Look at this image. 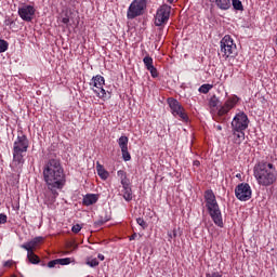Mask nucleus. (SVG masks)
<instances>
[{
    "label": "nucleus",
    "instance_id": "obj_1",
    "mask_svg": "<svg viewBox=\"0 0 277 277\" xmlns=\"http://www.w3.org/2000/svg\"><path fill=\"white\" fill-rule=\"evenodd\" d=\"M43 181L51 194L53 195L52 201L54 202L60 193L57 189H64L66 185V173L60 158H50L43 166Z\"/></svg>",
    "mask_w": 277,
    "mask_h": 277
},
{
    "label": "nucleus",
    "instance_id": "obj_2",
    "mask_svg": "<svg viewBox=\"0 0 277 277\" xmlns=\"http://www.w3.org/2000/svg\"><path fill=\"white\" fill-rule=\"evenodd\" d=\"M253 172L259 185L263 187H269L277 181V171L274 163L261 161L254 167Z\"/></svg>",
    "mask_w": 277,
    "mask_h": 277
},
{
    "label": "nucleus",
    "instance_id": "obj_3",
    "mask_svg": "<svg viewBox=\"0 0 277 277\" xmlns=\"http://www.w3.org/2000/svg\"><path fill=\"white\" fill-rule=\"evenodd\" d=\"M205 202L207 211L219 228H224V220L222 219V210L220 209V203H217V199L215 198V194L212 189H208L205 192Z\"/></svg>",
    "mask_w": 277,
    "mask_h": 277
},
{
    "label": "nucleus",
    "instance_id": "obj_4",
    "mask_svg": "<svg viewBox=\"0 0 277 277\" xmlns=\"http://www.w3.org/2000/svg\"><path fill=\"white\" fill-rule=\"evenodd\" d=\"M27 148H29V140L25 134L18 135L13 144V163L16 166L25 163L23 154L27 151Z\"/></svg>",
    "mask_w": 277,
    "mask_h": 277
},
{
    "label": "nucleus",
    "instance_id": "obj_5",
    "mask_svg": "<svg viewBox=\"0 0 277 277\" xmlns=\"http://www.w3.org/2000/svg\"><path fill=\"white\" fill-rule=\"evenodd\" d=\"M220 55H222L224 60H228V57H235V55H237V44H235V41H233L230 36H224L220 41Z\"/></svg>",
    "mask_w": 277,
    "mask_h": 277
},
{
    "label": "nucleus",
    "instance_id": "obj_6",
    "mask_svg": "<svg viewBox=\"0 0 277 277\" xmlns=\"http://www.w3.org/2000/svg\"><path fill=\"white\" fill-rule=\"evenodd\" d=\"M146 5H148V0H134L131 2L128 8L127 18L129 21H133V18H137V16H142L144 11L146 10Z\"/></svg>",
    "mask_w": 277,
    "mask_h": 277
},
{
    "label": "nucleus",
    "instance_id": "obj_7",
    "mask_svg": "<svg viewBox=\"0 0 277 277\" xmlns=\"http://www.w3.org/2000/svg\"><path fill=\"white\" fill-rule=\"evenodd\" d=\"M89 84L98 98H107V91L103 88L105 85V78L103 76H93Z\"/></svg>",
    "mask_w": 277,
    "mask_h": 277
},
{
    "label": "nucleus",
    "instance_id": "obj_8",
    "mask_svg": "<svg viewBox=\"0 0 277 277\" xmlns=\"http://www.w3.org/2000/svg\"><path fill=\"white\" fill-rule=\"evenodd\" d=\"M168 105L171 109V114L176 118H180V120H183V122H187L189 120V117L187 116V113H185V108L179 101H176L174 97L168 98Z\"/></svg>",
    "mask_w": 277,
    "mask_h": 277
},
{
    "label": "nucleus",
    "instance_id": "obj_9",
    "mask_svg": "<svg viewBox=\"0 0 277 277\" xmlns=\"http://www.w3.org/2000/svg\"><path fill=\"white\" fill-rule=\"evenodd\" d=\"M250 124V119L248 115L243 111H240L235 115L232 120V131H246Z\"/></svg>",
    "mask_w": 277,
    "mask_h": 277
},
{
    "label": "nucleus",
    "instance_id": "obj_10",
    "mask_svg": "<svg viewBox=\"0 0 277 277\" xmlns=\"http://www.w3.org/2000/svg\"><path fill=\"white\" fill-rule=\"evenodd\" d=\"M235 196L240 202H248L252 198V187L248 183H240L235 188Z\"/></svg>",
    "mask_w": 277,
    "mask_h": 277
},
{
    "label": "nucleus",
    "instance_id": "obj_11",
    "mask_svg": "<svg viewBox=\"0 0 277 277\" xmlns=\"http://www.w3.org/2000/svg\"><path fill=\"white\" fill-rule=\"evenodd\" d=\"M172 8L168 4L161 5L156 13L155 16V25L156 27H161V25H166L168 21H170V12Z\"/></svg>",
    "mask_w": 277,
    "mask_h": 277
},
{
    "label": "nucleus",
    "instance_id": "obj_12",
    "mask_svg": "<svg viewBox=\"0 0 277 277\" xmlns=\"http://www.w3.org/2000/svg\"><path fill=\"white\" fill-rule=\"evenodd\" d=\"M240 101L241 98H239V96L237 95L228 96L224 105L220 106L217 110L219 116H226V114H228L230 109H235L237 103H239Z\"/></svg>",
    "mask_w": 277,
    "mask_h": 277
},
{
    "label": "nucleus",
    "instance_id": "obj_13",
    "mask_svg": "<svg viewBox=\"0 0 277 277\" xmlns=\"http://www.w3.org/2000/svg\"><path fill=\"white\" fill-rule=\"evenodd\" d=\"M35 14L36 9L32 5H23L18 9L19 18H22V21H26V23H31Z\"/></svg>",
    "mask_w": 277,
    "mask_h": 277
},
{
    "label": "nucleus",
    "instance_id": "obj_14",
    "mask_svg": "<svg viewBox=\"0 0 277 277\" xmlns=\"http://www.w3.org/2000/svg\"><path fill=\"white\" fill-rule=\"evenodd\" d=\"M143 64H144L145 68L150 72V75L154 79H157V77H159V72L156 69V67L154 65L153 57H150V55H146L143 58Z\"/></svg>",
    "mask_w": 277,
    "mask_h": 277
},
{
    "label": "nucleus",
    "instance_id": "obj_15",
    "mask_svg": "<svg viewBox=\"0 0 277 277\" xmlns=\"http://www.w3.org/2000/svg\"><path fill=\"white\" fill-rule=\"evenodd\" d=\"M246 140V132L243 130L237 131L232 130V142L236 144V146H241V143Z\"/></svg>",
    "mask_w": 277,
    "mask_h": 277
},
{
    "label": "nucleus",
    "instance_id": "obj_16",
    "mask_svg": "<svg viewBox=\"0 0 277 277\" xmlns=\"http://www.w3.org/2000/svg\"><path fill=\"white\" fill-rule=\"evenodd\" d=\"M96 202H98V195L94 194H88L82 199V205H84V207L96 205Z\"/></svg>",
    "mask_w": 277,
    "mask_h": 277
},
{
    "label": "nucleus",
    "instance_id": "obj_17",
    "mask_svg": "<svg viewBox=\"0 0 277 277\" xmlns=\"http://www.w3.org/2000/svg\"><path fill=\"white\" fill-rule=\"evenodd\" d=\"M131 183H128L126 185H122V194H123V199L127 202H131L133 200V190L131 189Z\"/></svg>",
    "mask_w": 277,
    "mask_h": 277
},
{
    "label": "nucleus",
    "instance_id": "obj_18",
    "mask_svg": "<svg viewBox=\"0 0 277 277\" xmlns=\"http://www.w3.org/2000/svg\"><path fill=\"white\" fill-rule=\"evenodd\" d=\"M42 241V237H36L27 243L21 246L24 250H34Z\"/></svg>",
    "mask_w": 277,
    "mask_h": 277
},
{
    "label": "nucleus",
    "instance_id": "obj_19",
    "mask_svg": "<svg viewBox=\"0 0 277 277\" xmlns=\"http://www.w3.org/2000/svg\"><path fill=\"white\" fill-rule=\"evenodd\" d=\"M27 251V259L29 263H32V265H38L40 263V258L34 253V250H26Z\"/></svg>",
    "mask_w": 277,
    "mask_h": 277
},
{
    "label": "nucleus",
    "instance_id": "obj_20",
    "mask_svg": "<svg viewBox=\"0 0 277 277\" xmlns=\"http://www.w3.org/2000/svg\"><path fill=\"white\" fill-rule=\"evenodd\" d=\"M117 142H118L119 148L121 150L129 148V137L128 136H124V135L120 136Z\"/></svg>",
    "mask_w": 277,
    "mask_h": 277
},
{
    "label": "nucleus",
    "instance_id": "obj_21",
    "mask_svg": "<svg viewBox=\"0 0 277 277\" xmlns=\"http://www.w3.org/2000/svg\"><path fill=\"white\" fill-rule=\"evenodd\" d=\"M215 3L220 10H229L230 0H215Z\"/></svg>",
    "mask_w": 277,
    "mask_h": 277
},
{
    "label": "nucleus",
    "instance_id": "obj_22",
    "mask_svg": "<svg viewBox=\"0 0 277 277\" xmlns=\"http://www.w3.org/2000/svg\"><path fill=\"white\" fill-rule=\"evenodd\" d=\"M97 174L100 177L103 179V181H106V179L109 177V172H107V170H105V168H103V166L97 164Z\"/></svg>",
    "mask_w": 277,
    "mask_h": 277
},
{
    "label": "nucleus",
    "instance_id": "obj_23",
    "mask_svg": "<svg viewBox=\"0 0 277 277\" xmlns=\"http://www.w3.org/2000/svg\"><path fill=\"white\" fill-rule=\"evenodd\" d=\"M117 176L120 179L121 185L129 184V177H127V172L124 170H119Z\"/></svg>",
    "mask_w": 277,
    "mask_h": 277
},
{
    "label": "nucleus",
    "instance_id": "obj_24",
    "mask_svg": "<svg viewBox=\"0 0 277 277\" xmlns=\"http://www.w3.org/2000/svg\"><path fill=\"white\" fill-rule=\"evenodd\" d=\"M213 90V84H202L199 89L198 92L201 94H209Z\"/></svg>",
    "mask_w": 277,
    "mask_h": 277
},
{
    "label": "nucleus",
    "instance_id": "obj_25",
    "mask_svg": "<svg viewBox=\"0 0 277 277\" xmlns=\"http://www.w3.org/2000/svg\"><path fill=\"white\" fill-rule=\"evenodd\" d=\"M232 5L234 10H237L238 12H243V3H241V0H232Z\"/></svg>",
    "mask_w": 277,
    "mask_h": 277
},
{
    "label": "nucleus",
    "instance_id": "obj_26",
    "mask_svg": "<svg viewBox=\"0 0 277 277\" xmlns=\"http://www.w3.org/2000/svg\"><path fill=\"white\" fill-rule=\"evenodd\" d=\"M106 222H109V217H104L101 216L97 221L94 222V226L95 228H101V226H103V224H106Z\"/></svg>",
    "mask_w": 277,
    "mask_h": 277
},
{
    "label": "nucleus",
    "instance_id": "obj_27",
    "mask_svg": "<svg viewBox=\"0 0 277 277\" xmlns=\"http://www.w3.org/2000/svg\"><path fill=\"white\" fill-rule=\"evenodd\" d=\"M8 47H10L8 41L0 39V53H5V51H8Z\"/></svg>",
    "mask_w": 277,
    "mask_h": 277
},
{
    "label": "nucleus",
    "instance_id": "obj_28",
    "mask_svg": "<svg viewBox=\"0 0 277 277\" xmlns=\"http://www.w3.org/2000/svg\"><path fill=\"white\" fill-rule=\"evenodd\" d=\"M121 155H122L123 161H131V154L129 153V148L121 149Z\"/></svg>",
    "mask_w": 277,
    "mask_h": 277
},
{
    "label": "nucleus",
    "instance_id": "obj_29",
    "mask_svg": "<svg viewBox=\"0 0 277 277\" xmlns=\"http://www.w3.org/2000/svg\"><path fill=\"white\" fill-rule=\"evenodd\" d=\"M87 265H89V267H98V260H96V258L91 259L87 262Z\"/></svg>",
    "mask_w": 277,
    "mask_h": 277
},
{
    "label": "nucleus",
    "instance_id": "obj_30",
    "mask_svg": "<svg viewBox=\"0 0 277 277\" xmlns=\"http://www.w3.org/2000/svg\"><path fill=\"white\" fill-rule=\"evenodd\" d=\"M136 224H138V226H142L143 228H148V224H146V221H144V219L142 217L136 219Z\"/></svg>",
    "mask_w": 277,
    "mask_h": 277
},
{
    "label": "nucleus",
    "instance_id": "obj_31",
    "mask_svg": "<svg viewBox=\"0 0 277 277\" xmlns=\"http://www.w3.org/2000/svg\"><path fill=\"white\" fill-rule=\"evenodd\" d=\"M58 265H70V258L58 259Z\"/></svg>",
    "mask_w": 277,
    "mask_h": 277
},
{
    "label": "nucleus",
    "instance_id": "obj_32",
    "mask_svg": "<svg viewBox=\"0 0 277 277\" xmlns=\"http://www.w3.org/2000/svg\"><path fill=\"white\" fill-rule=\"evenodd\" d=\"M56 265H60V260H58V259L52 260V261H50V262L48 263V267H50V268H53V267H55Z\"/></svg>",
    "mask_w": 277,
    "mask_h": 277
},
{
    "label": "nucleus",
    "instance_id": "obj_33",
    "mask_svg": "<svg viewBox=\"0 0 277 277\" xmlns=\"http://www.w3.org/2000/svg\"><path fill=\"white\" fill-rule=\"evenodd\" d=\"M8 223V215L4 213H0V224H6Z\"/></svg>",
    "mask_w": 277,
    "mask_h": 277
},
{
    "label": "nucleus",
    "instance_id": "obj_34",
    "mask_svg": "<svg viewBox=\"0 0 277 277\" xmlns=\"http://www.w3.org/2000/svg\"><path fill=\"white\" fill-rule=\"evenodd\" d=\"M4 25H6V27H12V25H14V21L10 17H5Z\"/></svg>",
    "mask_w": 277,
    "mask_h": 277
},
{
    "label": "nucleus",
    "instance_id": "obj_35",
    "mask_svg": "<svg viewBox=\"0 0 277 277\" xmlns=\"http://www.w3.org/2000/svg\"><path fill=\"white\" fill-rule=\"evenodd\" d=\"M81 228L82 227L79 224H76L71 227V230L77 234L81 232Z\"/></svg>",
    "mask_w": 277,
    "mask_h": 277
},
{
    "label": "nucleus",
    "instance_id": "obj_36",
    "mask_svg": "<svg viewBox=\"0 0 277 277\" xmlns=\"http://www.w3.org/2000/svg\"><path fill=\"white\" fill-rule=\"evenodd\" d=\"M62 23L64 25H68V23H70V17H68L67 15H65L63 18H62Z\"/></svg>",
    "mask_w": 277,
    "mask_h": 277
},
{
    "label": "nucleus",
    "instance_id": "obj_37",
    "mask_svg": "<svg viewBox=\"0 0 277 277\" xmlns=\"http://www.w3.org/2000/svg\"><path fill=\"white\" fill-rule=\"evenodd\" d=\"M207 277H222V274L214 272L212 274H208Z\"/></svg>",
    "mask_w": 277,
    "mask_h": 277
},
{
    "label": "nucleus",
    "instance_id": "obj_38",
    "mask_svg": "<svg viewBox=\"0 0 277 277\" xmlns=\"http://www.w3.org/2000/svg\"><path fill=\"white\" fill-rule=\"evenodd\" d=\"M210 106L211 107H217V100H211L210 101Z\"/></svg>",
    "mask_w": 277,
    "mask_h": 277
},
{
    "label": "nucleus",
    "instance_id": "obj_39",
    "mask_svg": "<svg viewBox=\"0 0 277 277\" xmlns=\"http://www.w3.org/2000/svg\"><path fill=\"white\" fill-rule=\"evenodd\" d=\"M137 238V233H134L132 236H130V241H134V239Z\"/></svg>",
    "mask_w": 277,
    "mask_h": 277
},
{
    "label": "nucleus",
    "instance_id": "obj_40",
    "mask_svg": "<svg viewBox=\"0 0 277 277\" xmlns=\"http://www.w3.org/2000/svg\"><path fill=\"white\" fill-rule=\"evenodd\" d=\"M97 259H100V261H105V255L98 253V254H97Z\"/></svg>",
    "mask_w": 277,
    "mask_h": 277
},
{
    "label": "nucleus",
    "instance_id": "obj_41",
    "mask_svg": "<svg viewBox=\"0 0 277 277\" xmlns=\"http://www.w3.org/2000/svg\"><path fill=\"white\" fill-rule=\"evenodd\" d=\"M193 166H196L197 168L200 166V161H198V160H195L194 162H193Z\"/></svg>",
    "mask_w": 277,
    "mask_h": 277
},
{
    "label": "nucleus",
    "instance_id": "obj_42",
    "mask_svg": "<svg viewBox=\"0 0 277 277\" xmlns=\"http://www.w3.org/2000/svg\"><path fill=\"white\" fill-rule=\"evenodd\" d=\"M217 131H222V126H216Z\"/></svg>",
    "mask_w": 277,
    "mask_h": 277
},
{
    "label": "nucleus",
    "instance_id": "obj_43",
    "mask_svg": "<svg viewBox=\"0 0 277 277\" xmlns=\"http://www.w3.org/2000/svg\"><path fill=\"white\" fill-rule=\"evenodd\" d=\"M168 3H174V0H167Z\"/></svg>",
    "mask_w": 277,
    "mask_h": 277
},
{
    "label": "nucleus",
    "instance_id": "obj_44",
    "mask_svg": "<svg viewBox=\"0 0 277 277\" xmlns=\"http://www.w3.org/2000/svg\"><path fill=\"white\" fill-rule=\"evenodd\" d=\"M170 239H172V234H169Z\"/></svg>",
    "mask_w": 277,
    "mask_h": 277
},
{
    "label": "nucleus",
    "instance_id": "obj_45",
    "mask_svg": "<svg viewBox=\"0 0 277 277\" xmlns=\"http://www.w3.org/2000/svg\"><path fill=\"white\" fill-rule=\"evenodd\" d=\"M5 265H10V263L6 262Z\"/></svg>",
    "mask_w": 277,
    "mask_h": 277
},
{
    "label": "nucleus",
    "instance_id": "obj_46",
    "mask_svg": "<svg viewBox=\"0 0 277 277\" xmlns=\"http://www.w3.org/2000/svg\"><path fill=\"white\" fill-rule=\"evenodd\" d=\"M5 265H10V263L6 262Z\"/></svg>",
    "mask_w": 277,
    "mask_h": 277
}]
</instances>
